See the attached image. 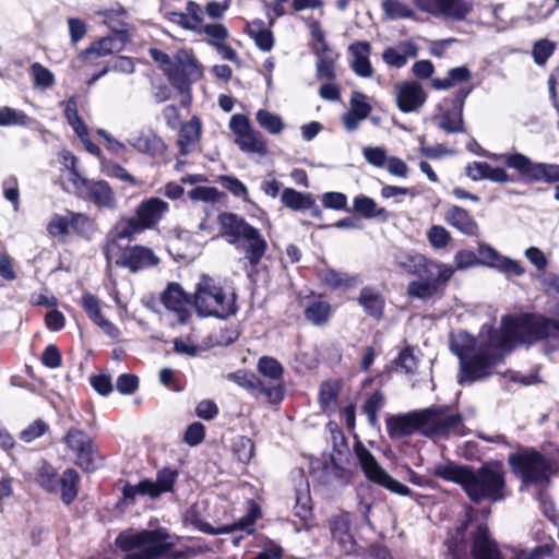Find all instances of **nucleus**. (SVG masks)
Returning <instances> with one entry per match:
<instances>
[{
  "label": "nucleus",
  "mask_w": 559,
  "mask_h": 559,
  "mask_svg": "<svg viewBox=\"0 0 559 559\" xmlns=\"http://www.w3.org/2000/svg\"><path fill=\"white\" fill-rule=\"evenodd\" d=\"M524 323V314L507 316L502 318L499 330L483 325L477 338L465 331L452 335L450 348L461 362L460 384L489 377L507 353L518 344L527 343Z\"/></svg>",
  "instance_id": "1"
},
{
  "label": "nucleus",
  "mask_w": 559,
  "mask_h": 559,
  "mask_svg": "<svg viewBox=\"0 0 559 559\" xmlns=\"http://www.w3.org/2000/svg\"><path fill=\"white\" fill-rule=\"evenodd\" d=\"M386 430L392 439H401L419 430L427 437H449L464 433L463 417L443 406H432L386 418Z\"/></svg>",
  "instance_id": "2"
},
{
  "label": "nucleus",
  "mask_w": 559,
  "mask_h": 559,
  "mask_svg": "<svg viewBox=\"0 0 559 559\" xmlns=\"http://www.w3.org/2000/svg\"><path fill=\"white\" fill-rule=\"evenodd\" d=\"M169 212V204L160 198L151 197L135 207L134 216L120 217L106 236L104 251L114 258L118 241L132 240L145 230L154 229Z\"/></svg>",
  "instance_id": "3"
},
{
  "label": "nucleus",
  "mask_w": 559,
  "mask_h": 559,
  "mask_svg": "<svg viewBox=\"0 0 559 559\" xmlns=\"http://www.w3.org/2000/svg\"><path fill=\"white\" fill-rule=\"evenodd\" d=\"M217 221L221 237L243 252L245 260L251 267H255L267 250V242L260 230L234 213H222Z\"/></svg>",
  "instance_id": "4"
},
{
  "label": "nucleus",
  "mask_w": 559,
  "mask_h": 559,
  "mask_svg": "<svg viewBox=\"0 0 559 559\" xmlns=\"http://www.w3.org/2000/svg\"><path fill=\"white\" fill-rule=\"evenodd\" d=\"M116 545L128 555L123 559H158L174 546L165 530H128L116 538Z\"/></svg>",
  "instance_id": "5"
},
{
  "label": "nucleus",
  "mask_w": 559,
  "mask_h": 559,
  "mask_svg": "<svg viewBox=\"0 0 559 559\" xmlns=\"http://www.w3.org/2000/svg\"><path fill=\"white\" fill-rule=\"evenodd\" d=\"M193 305L201 317L227 319L237 311L236 294L209 275H202L197 284Z\"/></svg>",
  "instance_id": "6"
},
{
  "label": "nucleus",
  "mask_w": 559,
  "mask_h": 559,
  "mask_svg": "<svg viewBox=\"0 0 559 559\" xmlns=\"http://www.w3.org/2000/svg\"><path fill=\"white\" fill-rule=\"evenodd\" d=\"M467 497L474 502L484 500L498 502L506 498V472L499 461H489L479 468L471 467L464 488Z\"/></svg>",
  "instance_id": "7"
},
{
  "label": "nucleus",
  "mask_w": 559,
  "mask_h": 559,
  "mask_svg": "<svg viewBox=\"0 0 559 559\" xmlns=\"http://www.w3.org/2000/svg\"><path fill=\"white\" fill-rule=\"evenodd\" d=\"M508 463L514 476L526 487L548 485L554 472L550 460L532 449L511 453Z\"/></svg>",
  "instance_id": "8"
},
{
  "label": "nucleus",
  "mask_w": 559,
  "mask_h": 559,
  "mask_svg": "<svg viewBox=\"0 0 559 559\" xmlns=\"http://www.w3.org/2000/svg\"><path fill=\"white\" fill-rule=\"evenodd\" d=\"M508 168L516 170L531 182L548 185L559 182V165L552 163L534 162L522 153H504L500 156Z\"/></svg>",
  "instance_id": "9"
},
{
  "label": "nucleus",
  "mask_w": 559,
  "mask_h": 559,
  "mask_svg": "<svg viewBox=\"0 0 559 559\" xmlns=\"http://www.w3.org/2000/svg\"><path fill=\"white\" fill-rule=\"evenodd\" d=\"M247 508V513L238 521L228 524L221 525L218 527L211 526L207 522H205L200 514V504L192 506L186 512V521L193 525L200 532L211 534V535H221V534H229L235 531H243L246 534L253 533V525L255 521L261 516L260 507L253 501L249 500Z\"/></svg>",
  "instance_id": "10"
},
{
  "label": "nucleus",
  "mask_w": 559,
  "mask_h": 559,
  "mask_svg": "<svg viewBox=\"0 0 559 559\" xmlns=\"http://www.w3.org/2000/svg\"><path fill=\"white\" fill-rule=\"evenodd\" d=\"M358 463L368 480L399 496H409L411 489L393 478L376 460L373 454L360 442L355 445Z\"/></svg>",
  "instance_id": "11"
},
{
  "label": "nucleus",
  "mask_w": 559,
  "mask_h": 559,
  "mask_svg": "<svg viewBox=\"0 0 559 559\" xmlns=\"http://www.w3.org/2000/svg\"><path fill=\"white\" fill-rule=\"evenodd\" d=\"M552 548L545 544L530 552L522 551L514 559H545L551 555ZM472 554L474 559H502L495 540L489 536L486 525H478L473 535Z\"/></svg>",
  "instance_id": "12"
},
{
  "label": "nucleus",
  "mask_w": 559,
  "mask_h": 559,
  "mask_svg": "<svg viewBox=\"0 0 559 559\" xmlns=\"http://www.w3.org/2000/svg\"><path fill=\"white\" fill-rule=\"evenodd\" d=\"M229 129L235 134V143L246 154L264 156L267 153V145L264 136L254 130L249 118L241 114L230 117Z\"/></svg>",
  "instance_id": "13"
},
{
  "label": "nucleus",
  "mask_w": 559,
  "mask_h": 559,
  "mask_svg": "<svg viewBox=\"0 0 559 559\" xmlns=\"http://www.w3.org/2000/svg\"><path fill=\"white\" fill-rule=\"evenodd\" d=\"M118 248L114 258H109L104 252L108 263L126 267L131 272H139L159 263V258L147 247L136 245L122 248L120 241H118Z\"/></svg>",
  "instance_id": "14"
},
{
  "label": "nucleus",
  "mask_w": 559,
  "mask_h": 559,
  "mask_svg": "<svg viewBox=\"0 0 559 559\" xmlns=\"http://www.w3.org/2000/svg\"><path fill=\"white\" fill-rule=\"evenodd\" d=\"M414 267L408 269L411 274L418 275L423 282L435 284L438 288L444 289L448 282L454 274V267L441 262L427 260L423 254H414L409 258Z\"/></svg>",
  "instance_id": "15"
},
{
  "label": "nucleus",
  "mask_w": 559,
  "mask_h": 559,
  "mask_svg": "<svg viewBox=\"0 0 559 559\" xmlns=\"http://www.w3.org/2000/svg\"><path fill=\"white\" fill-rule=\"evenodd\" d=\"M160 300L178 324L188 323L191 317V299L179 284H169L162 294Z\"/></svg>",
  "instance_id": "16"
},
{
  "label": "nucleus",
  "mask_w": 559,
  "mask_h": 559,
  "mask_svg": "<svg viewBox=\"0 0 559 559\" xmlns=\"http://www.w3.org/2000/svg\"><path fill=\"white\" fill-rule=\"evenodd\" d=\"M526 341L533 343L544 338L559 340V321L537 314H524Z\"/></svg>",
  "instance_id": "17"
},
{
  "label": "nucleus",
  "mask_w": 559,
  "mask_h": 559,
  "mask_svg": "<svg viewBox=\"0 0 559 559\" xmlns=\"http://www.w3.org/2000/svg\"><path fill=\"white\" fill-rule=\"evenodd\" d=\"M237 383L255 399L265 397L272 404H278L284 399V386L281 384L266 385L254 376H235Z\"/></svg>",
  "instance_id": "18"
},
{
  "label": "nucleus",
  "mask_w": 559,
  "mask_h": 559,
  "mask_svg": "<svg viewBox=\"0 0 559 559\" xmlns=\"http://www.w3.org/2000/svg\"><path fill=\"white\" fill-rule=\"evenodd\" d=\"M127 143L136 152L152 157L160 156L166 151L164 141L152 129H141L131 133Z\"/></svg>",
  "instance_id": "19"
},
{
  "label": "nucleus",
  "mask_w": 559,
  "mask_h": 559,
  "mask_svg": "<svg viewBox=\"0 0 559 559\" xmlns=\"http://www.w3.org/2000/svg\"><path fill=\"white\" fill-rule=\"evenodd\" d=\"M396 104L403 112H414L426 102V93L417 82H403L395 87Z\"/></svg>",
  "instance_id": "20"
},
{
  "label": "nucleus",
  "mask_w": 559,
  "mask_h": 559,
  "mask_svg": "<svg viewBox=\"0 0 559 559\" xmlns=\"http://www.w3.org/2000/svg\"><path fill=\"white\" fill-rule=\"evenodd\" d=\"M79 183L85 188L88 199L98 207L111 211L117 209L116 194L107 181H90L86 178H80Z\"/></svg>",
  "instance_id": "21"
},
{
  "label": "nucleus",
  "mask_w": 559,
  "mask_h": 559,
  "mask_svg": "<svg viewBox=\"0 0 559 559\" xmlns=\"http://www.w3.org/2000/svg\"><path fill=\"white\" fill-rule=\"evenodd\" d=\"M81 306L84 309L88 319L97 325L106 335L111 338H117L120 335L119 329L109 320H107L102 312V305L93 294L85 293L82 296Z\"/></svg>",
  "instance_id": "22"
},
{
  "label": "nucleus",
  "mask_w": 559,
  "mask_h": 559,
  "mask_svg": "<svg viewBox=\"0 0 559 559\" xmlns=\"http://www.w3.org/2000/svg\"><path fill=\"white\" fill-rule=\"evenodd\" d=\"M352 55L350 67L353 71L360 78H371L373 68L369 60L371 46L368 41H356L348 47Z\"/></svg>",
  "instance_id": "23"
},
{
  "label": "nucleus",
  "mask_w": 559,
  "mask_h": 559,
  "mask_svg": "<svg viewBox=\"0 0 559 559\" xmlns=\"http://www.w3.org/2000/svg\"><path fill=\"white\" fill-rule=\"evenodd\" d=\"M357 301L367 316L377 321L382 319L385 298L377 288L371 286L361 288Z\"/></svg>",
  "instance_id": "24"
},
{
  "label": "nucleus",
  "mask_w": 559,
  "mask_h": 559,
  "mask_svg": "<svg viewBox=\"0 0 559 559\" xmlns=\"http://www.w3.org/2000/svg\"><path fill=\"white\" fill-rule=\"evenodd\" d=\"M445 222L464 235L476 236L478 233V224L469 215V213L457 205L448 209L444 215Z\"/></svg>",
  "instance_id": "25"
},
{
  "label": "nucleus",
  "mask_w": 559,
  "mask_h": 559,
  "mask_svg": "<svg viewBox=\"0 0 559 559\" xmlns=\"http://www.w3.org/2000/svg\"><path fill=\"white\" fill-rule=\"evenodd\" d=\"M201 136V122L193 117L189 122L182 124L177 144L181 155H188L198 150Z\"/></svg>",
  "instance_id": "26"
},
{
  "label": "nucleus",
  "mask_w": 559,
  "mask_h": 559,
  "mask_svg": "<svg viewBox=\"0 0 559 559\" xmlns=\"http://www.w3.org/2000/svg\"><path fill=\"white\" fill-rule=\"evenodd\" d=\"M469 469V466L447 462L435 465L431 469V474L443 480L457 484L464 489Z\"/></svg>",
  "instance_id": "27"
},
{
  "label": "nucleus",
  "mask_w": 559,
  "mask_h": 559,
  "mask_svg": "<svg viewBox=\"0 0 559 559\" xmlns=\"http://www.w3.org/2000/svg\"><path fill=\"white\" fill-rule=\"evenodd\" d=\"M126 37L127 35L124 32H118L114 36L104 37L94 43L91 47L86 48L81 53V58L84 60H88L92 55H95L97 57L109 55L112 51L121 48V45L126 40Z\"/></svg>",
  "instance_id": "28"
},
{
  "label": "nucleus",
  "mask_w": 559,
  "mask_h": 559,
  "mask_svg": "<svg viewBox=\"0 0 559 559\" xmlns=\"http://www.w3.org/2000/svg\"><path fill=\"white\" fill-rule=\"evenodd\" d=\"M353 211L367 219L377 218L382 223L390 218V213L384 207L378 206L372 198L364 194L354 198Z\"/></svg>",
  "instance_id": "29"
},
{
  "label": "nucleus",
  "mask_w": 559,
  "mask_h": 559,
  "mask_svg": "<svg viewBox=\"0 0 559 559\" xmlns=\"http://www.w3.org/2000/svg\"><path fill=\"white\" fill-rule=\"evenodd\" d=\"M248 35L262 51H270L274 46V36L270 28L264 26L261 20H254L247 25Z\"/></svg>",
  "instance_id": "30"
},
{
  "label": "nucleus",
  "mask_w": 559,
  "mask_h": 559,
  "mask_svg": "<svg viewBox=\"0 0 559 559\" xmlns=\"http://www.w3.org/2000/svg\"><path fill=\"white\" fill-rule=\"evenodd\" d=\"M36 483L47 492L49 493H58L59 492V479L60 475L56 471V468L43 461L36 473Z\"/></svg>",
  "instance_id": "31"
},
{
  "label": "nucleus",
  "mask_w": 559,
  "mask_h": 559,
  "mask_svg": "<svg viewBox=\"0 0 559 559\" xmlns=\"http://www.w3.org/2000/svg\"><path fill=\"white\" fill-rule=\"evenodd\" d=\"M80 476L73 468H67L59 479V492L66 504H70L78 496Z\"/></svg>",
  "instance_id": "32"
},
{
  "label": "nucleus",
  "mask_w": 559,
  "mask_h": 559,
  "mask_svg": "<svg viewBox=\"0 0 559 559\" xmlns=\"http://www.w3.org/2000/svg\"><path fill=\"white\" fill-rule=\"evenodd\" d=\"M281 202L294 211H304L314 205V200L310 193H302L293 188L283 190Z\"/></svg>",
  "instance_id": "33"
},
{
  "label": "nucleus",
  "mask_w": 559,
  "mask_h": 559,
  "mask_svg": "<svg viewBox=\"0 0 559 559\" xmlns=\"http://www.w3.org/2000/svg\"><path fill=\"white\" fill-rule=\"evenodd\" d=\"M433 121L437 127L447 133L465 132L462 111L459 109L447 110L439 117H435Z\"/></svg>",
  "instance_id": "34"
},
{
  "label": "nucleus",
  "mask_w": 559,
  "mask_h": 559,
  "mask_svg": "<svg viewBox=\"0 0 559 559\" xmlns=\"http://www.w3.org/2000/svg\"><path fill=\"white\" fill-rule=\"evenodd\" d=\"M318 277L331 288L352 287L357 283L356 277L329 267L319 270Z\"/></svg>",
  "instance_id": "35"
},
{
  "label": "nucleus",
  "mask_w": 559,
  "mask_h": 559,
  "mask_svg": "<svg viewBox=\"0 0 559 559\" xmlns=\"http://www.w3.org/2000/svg\"><path fill=\"white\" fill-rule=\"evenodd\" d=\"M258 370L264 377L274 381V384H281L284 386V368L277 359L270 356L261 357L258 361Z\"/></svg>",
  "instance_id": "36"
},
{
  "label": "nucleus",
  "mask_w": 559,
  "mask_h": 559,
  "mask_svg": "<svg viewBox=\"0 0 559 559\" xmlns=\"http://www.w3.org/2000/svg\"><path fill=\"white\" fill-rule=\"evenodd\" d=\"M164 72L171 85L181 92L189 86L191 81L197 80L200 76L199 70H197V73H189L185 71L183 68L175 66L174 63L171 67L164 68Z\"/></svg>",
  "instance_id": "37"
},
{
  "label": "nucleus",
  "mask_w": 559,
  "mask_h": 559,
  "mask_svg": "<svg viewBox=\"0 0 559 559\" xmlns=\"http://www.w3.org/2000/svg\"><path fill=\"white\" fill-rule=\"evenodd\" d=\"M469 516L463 521L453 532H449L445 544L454 556H460L466 548V528L468 526Z\"/></svg>",
  "instance_id": "38"
},
{
  "label": "nucleus",
  "mask_w": 559,
  "mask_h": 559,
  "mask_svg": "<svg viewBox=\"0 0 559 559\" xmlns=\"http://www.w3.org/2000/svg\"><path fill=\"white\" fill-rule=\"evenodd\" d=\"M177 476L178 473L175 469L163 468L159 471L156 481H153V487L150 489L151 498H157L164 492L173 491Z\"/></svg>",
  "instance_id": "39"
},
{
  "label": "nucleus",
  "mask_w": 559,
  "mask_h": 559,
  "mask_svg": "<svg viewBox=\"0 0 559 559\" xmlns=\"http://www.w3.org/2000/svg\"><path fill=\"white\" fill-rule=\"evenodd\" d=\"M331 306L324 300H314L305 309V317L316 325L324 324L330 317Z\"/></svg>",
  "instance_id": "40"
},
{
  "label": "nucleus",
  "mask_w": 559,
  "mask_h": 559,
  "mask_svg": "<svg viewBox=\"0 0 559 559\" xmlns=\"http://www.w3.org/2000/svg\"><path fill=\"white\" fill-rule=\"evenodd\" d=\"M29 121V117L22 110L9 106L0 107V127H25Z\"/></svg>",
  "instance_id": "41"
},
{
  "label": "nucleus",
  "mask_w": 559,
  "mask_h": 559,
  "mask_svg": "<svg viewBox=\"0 0 559 559\" xmlns=\"http://www.w3.org/2000/svg\"><path fill=\"white\" fill-rule=\"evenodd\" d=\"M255 119L260 127L270 134H278L285 127L283 119L278 115L266 109H259L255 114Z\"/></svg>",
  "instance_id": "42"
},
{
  "label": "nucleus",
  "mask_w": 559,
  "mask_h": 559,
  "mask_svg": "<svg viewBox=\"0 0 559 559\" xmlns=\"http://www.w3.org/2000/svg\"><path fill=\"white\" fill-rule=\"evenodd\" d=\"M385 404V397L380 391L372 393L364 403L362 411L368 418V423L371 427L378 425V412L383 408Z\"/></svg>",
  "instance_id": "43"
},
{
  "label": "nucleus",
  "mask_w": 559,
  "mask_h": 559,
  "mask_svg": "<svg viewBox=\"0 0 559 559\" xmlns=\"http://www.w3.org/2000/svg\"><path fill=\"white\" fill-rule=\"evenodd\" d=\"M442 292L443 289L438 288L435 284L421 280L411 282L407 287L408 296L417 299H429Z\"/></svg>",
  "instance_id": "44"
},
{
  "label": "nucleus",
  "mask_w": 559,
  "mask_h": 559,
  "mask_svg": "<svg viewBox=\"0 0 559 559\" xmlns=\"http://www.w3.org/2000/svg\"><path fill=\"white\" fill-rule=\"evenodd\" d=\"M445 5L440 9L439 14L447 15L454 20H464L472 11V3L463 0H444Z\"/></svg>",
  "instance_id": "45"
},
{
  "label": "nucleus",
  "mask_w": 559,
  "mask_h": 559,
  "mask_svg": "<svg viewBox=\"0 0 559 559\" xmlns=\"http://www.w3.org/2000/svg\"><path fill=\"white\" fill-rule=\"evenodd\" d=\"M382 9L390 20L411 19L414 16V10L397 0H384Z\"/></svg>",
  "instance_id": "46"
},
{
  "label": "nucleus",
  "mask_w": 559,
  "mask_h": 559,
  "mask_svg": "<svg viewBox=\"0 0 559 559\" xmlns=\"http://www.w3.org/2000/svg\"><path fill=\"white\" fill-rule=\"evenodd\" d=\"M102 168H103V171L108 177L116 178L123 182L130 183L131 186L139 185V181L135 177H133L131 174H129L128 170L123 166H121L115 162L104 160V162H102Z\"/></svg>",
  "instance_id": "47"
},
{
  "label": "nucleus",
  "mask_w": 559,
  "mask_h": 559,
  "mask_svg": "<svg viewBox=\"0 0 559 559\" xmlns=\"http://www.w3.org/2000/svg\"><path fill=\"white\" fill-rule=\"evenodd\" d=\"M31 73L34 80V86L41 90H47L53 86L55 84V75L53 73L40 64L39 62H35L31 66Z\"/></svg>",
  "instance_id": "48"
},
{
  "label": "nucleus",
  "mask_w": 559,
  "mask_h": 559,
  "mask_svg": "<svg viewBox=\"0 0 559 559\" xmlns=\"http://www.w3.org/2000/svg\"><path fill=\"white\" fill-rule=\"evenodd\" d=\"M153 481L150 479L141 480L138 485L126 484L122 488V497L127 503H133L136 496H150Z\"/></svg>",
  "instance_id": "49"
},
{
  "label": "nucleus",
  "mask_w": 559,
  "mask_h": 559,
  "mask_svg": "<svg viewBox=\"0 0 559 559\" xmlns=\"http://www.w3.org/2000/svg\"><path fill=\"white\" fill-rule=\"evenodd\" d=\"M349 105L350 108L348 111L359 116V118H367L372 110L371 105L368 103V97L358 91L352 93Z\"/></svg>",
  "instance_id": "50"
},
{
  "label": "nucleus",
  "mask_w": 559,
  "mask_h": 559,
  "mask_svg": "<svg viewBox=\"0 0 559 559\" xmlns=\"http://www.w3.org/2000/svg\"><path fill=\"white\" fill-rule=\"evenodd\" d=\"M64 441L74 452L84 450L93 444L91 438L80 429H70L64 437Z\"/></svg>",
  "instance_id": "51"
},
{
  "label": "nucleus",
  "mask_w": 559,
  "mask_h": 559,
  "mask_svg": "<svg viewBox=\"0 0 559 559\" xmlns=\"http://www.w3.org/2000/svg\"><path fill=\"white\" fill-rule=\"evenodd\" d=\"M234 453L238 461L247 464L253 456L254 445L251 439L247 437H238L233 444Z\"/></svg>",
  "instance_id": "52"
},
{
  "label": "nucleus",
  "mask_w": 559,
  "mask_h": 559,
  "mask_svg": "<svg viewBox=\"0 0 559 559\" xmlns=\"http://www.w3.org/2000/svg\"><path fill=\"white\" fill-rule=\"evenodd\" d=\"M218 181L222 187L228 190L234 197L241 198L245 201L248 200V189L238 178L223 175L219 177Z\"/></svg>",
  "instance_id": "53"
},
{
  "label": "nucleus",
  "mask_w": 559,
  "mask_h": 559,
  "mask_svg": "<svg viewBox=\"0 0 559 559\" xmlns=\"http://www.w3.org/2000/svg\"><path fill=\"white\" fill-rule=\"evenodd\" d=\"M500 258L501 254L491 246L487 243H478L477 259L479 261V265L496 269L498 260H500Z\"/></svg>",
  "instance_id": "54"
},
{
  "label": "nucleus",
  "mask_w": 559,
  "mask_h": 559,
  "mask_svg": "<svg viewBox=\"0 0 559 559\" xmlns=\"http://www.w3.org/2000/svg\"><path fill=\"white\" fill-rule=\"evenodd\" d=\"M362 155L368 164L378 168L385 166L389 158L385 148L381 146H366Z\"/></svg>",
  "instance_id": "55"
},
{
  "label": "nucleus",
  "mask_w": 559,
  "mask_h": 559,
  "mask_svg": "<svg viewBox=\"0 0 559 559\" xmlns=\"http://www.w3.org/2000/svg\"><path fill=\"white\" fill-rule=\"evenodd\" d=\"M556 48L555 43L548 39H540L535 43L533 47V58L535 63L543 66L547 59L554 53Z\"/></svg>",
  "instance_id": "56"
},
{
  "label": "nucleus",
  "mask_w": 559,
  "mask_h": 559,
  "mask_svg": "<svg viewBox=\"0 0 559 559\" xmlns=\"http://www.w3.org/2000/svg\"><path fill=\"white\" fill-rule=\"evenodd\" d=\"M430 245L436 249L445 248L449 243L451 236L450 233L439 225H433L427 233Z\"/></svg>",
  "instance_id": "57"
},
{
  "label": "nucleus",
  "mask_w": 559,
  "mask_h": 559,
  "mask_svg": "<svg viewBox=\"0 0 559 559\" xmlns=\"http://www.w3.org/2000/svg\"><path fill=\"white\" fill-rule=\"evenodd\" d=\"M2 188L4 198L9 202H11L13 204L14 210L17 211L20 206V191L17 178L15 176H10L3 181Z\"/></svg>",
  "instance_id": "58"
},
{
  "label": "nucleus",
  "mask_w": 559,
  "mask_h": 559,
  "mask_svg": "<svg viewBox=\"0 0 559 559\" xmlns=\"http://www.w3.org/2000/svg\"><path fill=\"white\" fill-rule=\"evenodd\" d=\"M495 270L506 275L515 276H522L525 273L524 267L521 265L519 261L504 255H501L500 260H498V264Z\"/></svg>",
  "instance_id": "59"
},
{
  "label": "nucleus",
  "mask_w": 559,
  "mask_h": 559,
  "mask_svg": "<svg viewBox=\"0 0 559 559\" xmlns=\"http://www.w3.org/2000/svg\"><path fill=\"white\" fill-rule=\"evenodd\" d=\"M337 391L331 383H324L320 389L319 401L323 411H331L336 405Z\"/></svg>",
  "instance_id": "60"
},
{
  "label": "nucleus",
  "mask_w": 559,
  "mask_h": 559,
  "mask_svg": "<svg viewBox=\"0 0 559 559\" xmlns=\"http://www.w3.org/2000/svg\"><path fill=\"white\" fill-rule=\"evenodd\" d=\"M317 75L319 79L333 80L335 78L334 61L323 56L322 51L317 50Z\"/></svg>",
  "instance_id": "61"
},
{
  "label": "nucleus",
  "mask_w": 559,
  "mask_h": 559,
  "mask_svg": "<svg viewBox=\"0 0 559 559\" xmlns=\"http://www.w3.org/2000/svg\"><path fill=\"white\" fill-rule=\"evenodd\" d=\"M47 424L41 419H37L21 432L20 438L24 442L28 443L41 437L47 431Z\"/></svg>",
  "instance_id": "62"
},
{
  "label": "nucleus",
  "mask_w": 559,
  "mask_h": 559,
  "mask_svg": "<svg viewBox=\"0 0 559 559\" xmlns=\"http://www.w3.org/2000/svg\"><path fill=\"white\" fill-rule=\"evenodd\" d=\"M454 264L457 270H466L479 265L477 253L472 250H460L454 255Z\"/></svg>",
  "instance_id": "63"
},
{
  "label": "nucleus",
  "mask_w": 559,
  "mask_h": 559,
  "mask_svg": "<svg viewBox=\"0 0 559 559\" xmlns=\"http://www.w3.org/2000/svg\"><path fill=\"white\" fill-rule=\"evenodd\" d=\"M139 385V379L136 376L131 373H122L116 381L117 390L124 395H129L135 392Z\"/></svg>",
  "instance_id": "64"
}]
</instances>
